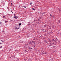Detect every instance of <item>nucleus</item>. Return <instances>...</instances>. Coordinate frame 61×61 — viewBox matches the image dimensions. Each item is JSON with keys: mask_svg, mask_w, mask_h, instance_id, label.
<instances>
[{"mask_svg": "<svg viewBox=\"0 0 61 61\" xmlns=\"http://www.w3.org/2000/svg\"><path fill=\"white\" fill-rule=\"evenodd\" d=\"M14 18H15V19H17V18H18V17H17V16H16L14 17Z\"/></svg>", "mask_w": 61, "mask_h": 61, "instance_id": "f257e3e1", "label": "nucleus"}, {"mask_svg": "<svg viewBox=\"0 0 61 61\" xmlns=\"http://www.w3.org/2000/svg\"><path fill=\"white\" fill-rule=\"evenodd\" d=\"M52 44H51V45H49V46H52Z\"/></svg>", "mask_w": 61, "mask_h": 61, "instance_id": "423d86ee", "label": "nucleus"}, {"mask_svg": "<svg viewBox=\"0 0 61 61\" xmlns=\"http://www.w3.org/2000/svg\"><path fill=\"white\" fill-rule=\"evenodd\" d=\"M24 46H25V47H26V46H27V45H26V44H25L24 45Z\"/></svg>", "mask_w": 61, "mask_h": 61, "instance_id": "20e7f679", "label": "nucleus"}, {"mask_svg": "<svg viewBox=\"0 0 61 61\" xmlns=\"http://www.w3.org/2000/svg\"><path fill=\"white\" fill-rule=\"evenodd\" d=\"M61 11V10H59V11L60 12Z\"/></svg>", "mask_w": 61, "mask_h": 61, "instance_id": "4be33fe9", "label": "nucleus"}, {"mask_svg": "<svg viewBox=\"0 0 61 61\" xmlns=\"http://www.w3.org/2000/svg\"><path fill=\"white\" fill-rule=\"evenodd\" d=\"M19 29V28H15V29Z\"/></svg>", "mask_w": 61, "mask_h": 61, "instance_id": "6e6552de", "label": "nucleus"}, {"mask_svg": "<svg viewBox=\"0 0 61 61\" xmlns=\"http://www.w3.org/2000/svg\"><path fill=\"white\" fill-rule=\"evenodd\" d=\"M34 21H36V20H34Z\"/></svg>", "mask_w": 61, "mask_h": 61, "instance_id": "72a5a7b5", "label": "nucleus"}, {"mask_svg": "<svg viewBox=\"0 0 61 61\" xmlns=\"http://www.w3.org/2000/svg\"><path fill=\"white\" fill-rule=\"evenodd\" d=\"M50 16H52V15L50 14Z\"/></svg>", "mask_w": 61, "mask_h": 61, "instance_id": "b1692460", "label": "nucleus"}, {"mask_svg": "<svg viewBox=\"0 0 61 61\" xmlns=\"http://www.w3.org/2000/svg\"><path fill=\"white\" fill-rule=\"evenodd\" d=\"M42 13H41V12L40 13V14H42Z\"/></svg>", "mask_w": 61, "mask_h": 61, "instance_id": "c756f323", "label": "nucleus"}, {"mask_svg": "<svg viewBox=\"0 0 61 61\" xmlns=\"http://www.w3.org/2000/svg\"><path fill=\"white\" fill-rule=\"evenodd\" d=\"M8 22V21H5V23H7Z\"/></svg>", "mask_w": 61, "mask_h": 61, "instance_id": "0eeeda50", "label": "nucleus"}, {"mask_svg": "<svg viewBox=\"0 0 61 61\" xmlns=\"http://www.w3.org/2000/svg\"><path fill=\"white\" fill-rule=\"evenodd\" d=\"M30 5H31V4H32V3H30Z\"/></svg>", "mask_w": 61, "mask_h": 61, "instance_id": "7c9ffc66", "label": "nucleus"}, {"mask_svg": "<svg viewBox=\"0 0 61 61\" xmlns=\"http://www.w3.org/2000/svg\"><path fill=\"white\" fill-rule=\"evenodd\" d=\"M28 49L30 50H31V49H33V48L29 47L28 48Z\"/></svg>", "mask_w": 61, "mask_h": 61, "instance_id": "f03ea898", "label": "nucleus"}, {"mask_svg": "<svg viewBox=\"0 0 61 61\" xmlns=\"http://www.w3.org/2000/svg\"><path fill=\"white\" fill-rule=\"evenodd\" d=\"M45 53V54H46V53Z\"/></svg>", "mask_w": 61, "mask_h": 61, "instance_id": "f704fd0d", "label": "nucleus"}, {"mask_svg": "<svg viewBox=\"0 0 61 61\" xmlns=\"http://www.w3.org/2000/svg\"><path fill=\"white\" fill-rule=\"evenodd\" d=\"M25 52H27V51H26V50H25Z\"/></svg>", "mask_w": 61, "mask_h": 61, "instance_id": "393cba45", "label": "nucleus"}, {"mask_svg": "<svg viewBox=\"0 0 61 61\" xmlns=\"http://www.w3.org/2000/svg\"><path fill=\"white\" fill-rule=\"evenodd\" d=\"M24 8H26V7H25V6H24Z\"/></svg>", "mask_w": 61, "mask_h": 61, "instance_id": "5701e85b", "label": "nucleus"}, {"mask_svg": "<svg viewBox=\"0 0 61 61\" xmlns=\"http://www.w3.org/2000/svg\"><path fill=\"white\" fill-rule=\"evenodd\" d=\"M2 46H1V47H0V48H2Z\"/></svg>", "mask_w": 61, "mask_h": 61, "instance_id": "aec40b11", "label": "nucleus"}, {"mask_svg": "<svg viewBox=\"0 0 61 61\" xmlns=\"http://www.w3.org/2000/svg\"><path fill=\"white\" fill-rule=\"evenodd\" d=\"M46 13V12H43V13H42V15H43V14H45Z\"/></svg>", "mask_w": 61, "mask_h": 61, "instance_id": "7ed1b4c3", "label": "nucleus"}, {"mask_svg": "<svg viewBox=\"0 0 61 61\" xmlns=\"http://www.w3.org/2000/svg\"><path fill=\"white\" fill-rule=\"evenodd\" d=\"M32 9L33 10H35V9L34 8H32Z\"/></svg>", "mask_w": 61, "mask_h": 61, "instance_id": "1a4fd4ad", "label": "nucleus"}, {"mask_svg": "<svg viewBox=\"0 0 61 61\" xmlns=\"http://www.w3.org/2000/svg\"><path fill=\"white\" fill-rule=\"evenodd\" d=\"M50 29H51V27H50Z\"/></svg>", "mask_w": 61, "mask_h": 61, "instance_id": "2eb2a0df", "label": "nucleus"}, {"mask_svg": "<svg viewBox=\"0 0 61 61\" xmlns=\"http://www.w3.org/2000/svg\"><path fill=\"white\" fill-rule=\"evenodd\" d=\"M11 4H12V3H11Z\"/></svg>", "mask_w": 61, "mask_h": 61, "instance_id": "c9c22d12", "label": "nucleus"}, {"mask_svg": "<svg viewBox=\"0 0 61 61\" xmlns=\"http://www.w3.org/2000/svg\"><path fill=\"white\" fill-rule=\"evenodd\" d=\"M14 15H15V14H14Z\"/></svg>", "mask_w": 61, "mask_h": 61, "instance_id": "2f4dec72", "label": "nucleus"}, {"mask_svg": "<svg viewBox=\"0 0 61 61\" xmlns=\"http://www.w3.org/2000/svg\"><path fill=\"white\" fill-rule=\"evenodd\" d=\"M32 43H34V45H35V41H32Z\"/></svg>", "mask_w": 61, "mask_h": 61, "instance_id": "39448f33", "label": "nucleus"}, {"mask_svg": "<svg viewBox=\"0 0 61 61\" xmlns=\"http://www.w3.org/2000/svg\"><path fill=\"white\" fill-rule=\"evenodd\" d=\"M49 41L50 42H51V41H50V40H49Z\"/></svg>", "mask_w": 61, "mask_h": 61, "instance_id": "a211bd4d", "label": "nucleus"}, {"mask_svg": "<svg viewBox=\"0 0 61 61\" xmlns=\"http://www.w3.org/2000/svg\"><path fill=\"white\" fill-rule=\"evenodd\" d=\"M52 41H55V40L54 39L52 40Z\"/></svg>", "mask_w": 61, "mask_h": 61, "instance_id": "4468645a", "label": "nucleus"}, {"mask_svg": "<svg viewBox=\"0 0 61 61\" xmlns=\"http://www.w3.org/2000/svg\"><path fill=\"white\" fill-rule=\"evenodd\" d=\"M3 17L4 18H5V16H3Z\"/></svg>", "mask_w": 61, "mask_h": 61, "instance_id": "dca6fc26", "label": "nucleus"}, {"mask_svg": "<svg viewBox=\"0 0 61 61\" xmlns=\"http://www.w3.org/2000/svg\"><path fill=\"white\" fill-rule=\"evenodd\" d=\"M21 25V23H20L19 24V25Z\"/></svg>", "mask_w": 61, "mask_h": 61, "instance_id": "9d476101", "label": "nucleus"}, {"mask_svg": "<svg viewBox=\"0 0 61 61\" xmlns=\"http://www.w3.org/2000/svg\"><path fill=\"white\" fill-rule=\"evenodd\" d=\"M46 43H47V44H48V43L47 42H46Z\"/></svg>", "mask_w": 61, "mask_h": 61, "instance_id": "473e14b6", "label": "nucleus"}, {"mask_svg": "<svg viewBox=\"0 0 61 61\" xmlns=\"http://www.w3.org/2000/svg\"><path fill=\"white\" fill-rule=\"evenodd\" d=\"M2 44V43L0 42V45H1Z\"/></svg>", "mask_w": 61, "mask_h": 61, "instance_id": "412c9836", "label": "nucleus"}, {"mask_svg": "<svg viewBox=\"0 0 61 61\" xmlns=\"http://www.w3.org/2000/svg\"><path fill=\"white\" fill-rule=\"evenodd\" d=\"M52 44H54V42L52 43Z\"/></svg>", "mask_w": 61, "mask_h": 61, "instance_id": "a878e982", "label": "nucleus"}, {"mask_svg": "<svg viewBox=\"0 0 61 61\" xmlns=\"http://www.w3.org/2000/svg\"><path fill=\"white\" fill-rule=\"evenodd\" d=\"M50 44H52V42H50Z\"/></svg>", "mask_w": 61, "mask_h": 61, "instance_id": "6ab92c4d", "label": "nucleus"}, {"mask_svg": "<svg viewBox=\"0 0 61 61\" xmlns=\"http://www.w3.org/2000/svg\"><path fill=\"white\" fill-rule=\"evenodd\" d=\"M17 60L18 61V60H19L18 59H17Z\"/></svg>", "mask_w": 61, "mask_h": 61, "instance_id": "f3484780", "label": "nucleus"}, {"mask_svg": "<svg viewBox=\"0 0 61 61\" xmlns=\"http://www.w3.org/2000/svg\"><path fill=\"white\" fill-rule=\"evenodd\" d=\"M2 41L3 42H4V41H3V40L1 41Z\"/></svg>", "mask_w": 61, "mask_h": 61, "instance_id": "c85d7f7f", "label": "nucleus"}, {"mask_svg": "<svg viewBox=\"0 0 61 61\" xmlns=\"http://www.w3.org/2000/svg\"><path fill=\"white\" fill-rule=\"evenodd\" d=\"M42 54H43V55H44V54H45V53H44L43 52H42Z\"/></svg>", "mask_w": 61, "mask_h": 61, "instance_id": "f8f14e48", "label": "nucleus"}, {"mask_svg": "<svg viewBox=\"0 0 61 61\" xmlns=\"http://www.w3.org/2000/svg\"><path fill=\"white\" fill-rule=\"evenodd\" d=\"M30 44H32V42L31 41H30Z\"/></svg>", "mask_w": 61, "mask_h": 61, "instance_id": "9b49d317", "label": "nucleus"}, {"mask_svg": "<svg viewBox=\"0 0 61 61\" xmlns=\"http://www.w3.org/2000/svg\"><path fill=\"white\" fill-rule=\"evenodd\" d=\"M11 12H12V14H13V12L11 11Z\"/></svg>", "mask_w": 61, "mask_h": 61, "instance_id": "bb28decb", "label": "nucleus"}, {"mask_svg": "<svg viewBox=\"0 0 61 61\" xmlns=\"http://www.w3.org/2000/svg\"><path fill=\"white\" fill-rule=\"evenodd\" d=\"M30 23V22H29L28 23V24H29V23Z\"/></svg>", "mask_w": 61, "mask_h": 61, "instance_id": "cd10ccee", "label": "nucleus"}, {"mask_svg": "<svg viewBox=\"0 0 61 61\" xmlns=\"http://www.w3.org/2000/svg\"><path fill=\"white\" fill-rule=\"evenodd\" d=\"M2 24V22L0 21V24Z\"/></svg>", "mask_w": 61, "mask_h": 61, "instance_id": "ddd939ff", "label": "nucleus"}]
</instances>
